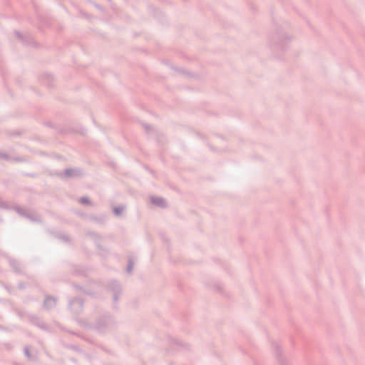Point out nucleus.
<instances>
[{"label": "nucleus", "instance_id": "obj_1", "mask_svg": "<svg viewBox=\"0 0 365 365\" xmlns=\"http://www.w3.org/2000/svg\"><path fill=\"white\" fill-rule=\"evenodd\" d=\"M160 202H153L154 203H156V204H159V205H163V200H159Z\"/></svg>", "mask_w": 365, "mask_h": 365}, {"label": "nucleus", "instance_id": "obj_2", "mask_svg": "<svg viewBox=\"0 0 365 365\" xmlns=\"http://www.w3.org/2000/svg\"><path fill=\"white\" fill-rule=\"evenodd\" d=\"M81 201L82 202H88V200H86V199H84V198L81 199Z\"/></svg>", "mask_w": 365, "mask_h": 365}]
</instances>
